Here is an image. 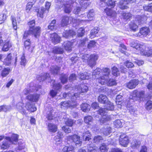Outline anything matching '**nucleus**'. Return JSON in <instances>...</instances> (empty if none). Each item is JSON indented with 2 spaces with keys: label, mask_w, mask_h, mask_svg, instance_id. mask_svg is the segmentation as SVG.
Masks as SVG:
<instances>
[{
  "label": "nucleus",
  "mask_w": 152,
  "mask_h": 152,
  "mask_svg": "<svg viewBox=\"0 0 152 152\" xmlns=\"http://www.w3.org/2000/svg\"><path fill=\"white\" fill-rule=\"evenodd\" d=\"M23 104L21 103H18L17 105V107L23 114H25L26 111L22 107Z\"/></svg>",
  "instance_id": "49530a36"
},
{
  "label": "nucleus",
  "mask_w": 152,
  "mask_h": 152,
  "mask_svg": "<svg viewBox=\"0 0 152 152\" xmlns=\"http://www.w3.org/2000/svg\"><path fill=\"white\" fill-rule=\"evenodd\" d=\"M72 43L69 41H66L64 42L63 47L64 49L68 51H70L72 49Z\"/></svg>",
  "instance_id": "2f4dec72"
},
{
  "label": "nucleus",
  "mask_w": 152,
  "mask_h": 152,
  "mask_svg": "<svg viewBox=\"0 0 152 152\" xmlns=\"http://www.w3.org/2000/svg\"><path fill=\"white\" fill-rule=\"evenodd\" d=\"M61 82L63 84L66 83L68 80V76L66 74L62 75L60 77Z\"/></svg>",
  "instance_id": "6e6d98bb"
},
{
  "label": "nucleus",
  "mask_w": 152,
  "mask_h": 152,
  "mask_svg": "<svg viewBox=\"0 0 152 152\" xmlns=\"http://www.w3.org/2000/svg\"><path fill=\"white\" fill-rule=\"evenodd\" d=\"M74 123L75 122L73 120L69 118L65 122L66 125L70 126H72Z\"/></svg>",
  "instance_id": "e2e57ef3"
},
{
  "label": "nucleus",
  "mask_w": 152,
  "mask_h": 152,
  "mask_svg": "<svg viewBox=\"0 0 152 152\" xmlns=\"http://www.w3.org/2000/svg\"><path fill=\"white\" fill-rule=\"evenodd\" d=\"M115 0H109L108 1L106 2L107 5L108 6L107 8H112L114 7L115 5Z\"/></svg>",
  "instance_id": "3c124183"
},
{
  "label": "nucleus",
  "mask_w": 152,
  "mask_h": 152,
  "mask_svg": "<svg viewBox=\"0 0 152 152\" xmlns=\"http://www.w3.org/2000/svg\"><path fill=\"white\" fill-rule=\"evenodd\" d=\"M102 72L103 75L102 76L104 77V78H109L110 73V69L108 68H103L102 70Z\"/></svg>",
  "instance_id": "cd10ccee"
},
{
  "label": "nucleus",
  "mask_w": 152,
  "mask_h": 152,
  "mask_svg": "<svg viewBox=\"0 0 152 152\" xmlns=\"http://www.w3.org/2000/svg\"><path fill=\"white\" fill-rule=\"evenodd\" d=\"M103 140V138L102 136L97 135L95 136L93 139V142L94 143H98L101 142V141Z\"/></svg>",
  "instance_id": "8fccbe9b"
},
{
  "label": "nucleus",
  "mask_w": 152,
  "mask_h": 152,
  "mask_svg": "<svg viewBox=\"0 0 152 152\" xmlns=\"http://www.w3.org/2000/svg\"><path fill=\"white\" fill-rule=\"evenodd\" d=\"M98 112L100 115H106V113L107 112L105 108H101L99 109Z\"/></svg>",
  "instance_id": "0e129e2a"
},
{
  "label": "nucleus",
  "mask_w": 152,
  "mask_h": 152,
  "mask_svg": "<svg viewBox=\"0 0 152 152\" xmlns=\"http://www.w3.org/2000/svg\"><path fill=\"white\" fill-rule=\"evenodd\" d=\"M119 50V51L122 53H124L125 55H128V53L125 51L126 50V47L123 44H120Z\"/></svg>",
  "instance_id": "ea45409f"
},
{
  "label": "nucleus",
  "mask_w": 152,
  "mask_h": 152,
  "mask_svg": "<svg viewBox=\"0 0 152 152\" xmlns=\"http://www.w3.org/2000/svg\"><path fill=\"white\" fill-rule=\"evenodd\" d=\"M81 108L83 111L87 112L90 110L91 107L88 104L83 103L81 105Z\"/></svg>",
  "instance_id": "e433bc0d"
},
{
  "label": "nucleus",
  "mask_w": 152,
  "mask_h": 152,
  "mask_svg": "<svg viewBox=\"0 0 152 152\" xmlns=\"http://www.w3.org/2000/svg\"><path fill=\"white\" fill-rule=\"evenodd\" d=\"M134 96H136L140 98H143L145 96L144 91H134L133 94Z\"/></svg>",
  "instance_id": "473e14b6"
},
{
  "label": "nucleus",
  "mask_w": 152,
  "mask_h": 152,
  "mask_svg": "<svg viewBox=\"0 0 152 152\" xmlns=\"http://www.w3.org/2000/svg\"><path fill=\"white\" fill-rule=\"evenodd\" d=\"M57 126L52 123H49L48 125V129L51 132L55 133L57 131Z\"/></svg>",
  "instance_id": "c85d7f7f"
},
{
  "label": "nucleus",
  "mask_w": 152,
  "mask_h": 152,
  "mask_svg": "<svg viewBox=\"0 0 152 152\" xmlns=\"http://www.w3.org/2000/svg\"><path fill=\"white\" fill-rule=\"evenodd\" d=\"M75 91L77 92V93L79 94H80L86 93L88 90V87L84 84L82 83L75 86Z\"/></svg>",
  "instance_id": "0eeeda50"
},
{
  "label": "nucleus",
  "mask_w": 152,
  "mask_h": 152,
  "mask_svg": "<svg viewBox=\"0 0 152 152\" xmlns=\"http://www.w3.org/2000/svg\"><path fill=\"white\" fill-rule=\"evenodd\" d=\"M104 12L107 16L112 17H115L116 13L115 11H113L110 8H107L104 10Z\"/></svg>",
  "instance_id": "b1692460"
},
{
  "label": "nucleus",
  "mask_w": 152,
  "mask_h": 152,
  "mask_svg": "<svg viewBox=\"0 0 152 152\" xmlns=\"http://www.w3.org/2000/svg\"><path fill=\"white\" fill-rule=\"evenodd\" d=\"M51 6V3L48 2H47L46 3L45 5V8L44 7H41L40 12H38L37 16H39L41 18H43L44 17V15L45 13H48L49 11V10Z\"/></svg>",
  "instance_id": "1a4fd4ad"
},
{
  "label": "nucleus",
  "mask_w": 152,
  "mask_h": 152,
  "mask_svg": "<svg viewBox=\"0 0 152 152\" xmlns=\"http://www.w3.org/2000/svg\"><path fill=\"white\" fill-rule=\"evenodd\" d=\"M85 29L83 28H80L77 31V36L78 37L83 36L85 34Z\"/></svg>",
  "instance_id": "09e8293b"
},
{
  "label": "nucleus",
  "mask_w": 152,
  "mask_h": 152,
  "mask_svg": "<svg viewBox=\"0 0 152 152\" xmlns=\"http://www.w3.org/2000/svg\"><path fill=\"white\" fill-rule=\"evenodd\" d=\"M4 13H0V24L4 23L7 19V11L6 10H4Z\"/></svg>",
  "instance_id": "c9c22d12"
},
{
  "label": "nucleus",
  "mask_w": 152,
  "mask_h": 152,
  "mask_svg": "<svg viewBox=\"0 0 152 152\" xmlns=\"http://www.w3.org/2000/svg\"><path fill=\"white\" fill-rule=\"evenodd\" d=\"M114 126L116 128L121 127L122 126V123L120 120L118 119L114 122Z\"/></svg>",
  "instance_id": "5fc2aeb1"
},
{
  "label": "nucleus",
  "mask_w": 152,
  "mask_h": 152,
  "mask_svg": "<svg viewBox=\"0 0 152 152\" xmlns=\"http://www.w3.org/2000/svg\"><path fill=\"white\" fill-rule=\"evenodd\" d=\"M150 32L149 29L147 27L142 28L140 30L139 32L136 34L137 37H140L141 36L145 37L147 36Z\"/></svg>",
  "instance_id": "4468645a"
},
{
  "label": "nucleus",
  "mask_w": 152,
  "mask_h": 152,
  "mask_svg": "<svg viewBox=\"0 0 152 152\" xmlns=\"http://www.w3.org/2000/svg\"><path fill=\"white\" fill-rule=\"evenodd\" d=\"M98 100L99 102L101 103L105 104L108 102V100L105 95L103 94L100 95L98 97Z\"/></svg>",
  "instance_id": "7c9ffc66"
},
{
  "label": "nucleus",
  "mask_w": 152,
  "mask_h": 152,
  "mask_svg": "<svg viewBox=\"0 0 152 152\" xmlns=\"http://www.w3.org/2000/svg\"><path fill=\"white\" fill-rule=\"evenodd\" d=\"M32 84H31L29 88H25L23 91V93L25 95L28 94H30V93L32 92H36L39 90L41 88L40 86H31Z\"/></svg>",
  "instance_id": "6e6552de"
},
{
  "label": "nucleus",
  "mask_w": 152,
  "mask_h": 152,
  "mask_svg": "<svg viewBox=\"0 0 152 152\" xmlns=\"http://www.w3.org/2000/svg\"><path fill=\"white\" fill-rule=\"evenodd\" d=\"M39 94H30L27 96V98L29 101L33 102H37L39 99Z\"/></svg>",
  "instance_id": "6ab92c4d"
},
{
  "label": "nucleus",
  "mask_w": 152,
  "mask_h": 152,
  "mask_svg": "<svg viewBox=\"0 0 152 152\" xmlns=\"http://www.w3.org/2000/svg\"><path fill=\"white\" fill-rule=\"evenodd\" d=\"M130 45L137 50L140 51L142 55L152 56V49H150L148 52H146L145 50V46L143 43H139L137 41H133L130 43Z\"/></svg>",
  "instance_id": "f257e3e1"
},
{
  "label": "nucleus",
  "mask_w": 152,
  "mask_h": 152,
  "mask_svg": "<svg viewBox=\"0 0 152 152\" xmlns=\"http://www.w3.org/2000/svg\"><path fill=\"white\" fill-rule=\"evenodd\" d=\"M69 21L70 23H73V26L75 27L79 24L80 20L79 19H75L72 17H68L65 16L63 17L61 21V26L64 27L67 26L69 24Z\"/></svg>",
  "instance_id": "39448f33"
},
{
  "label": "nucleus",
  "mask_w": 152,
  "mask_h": 152,
  "mask_svg": "<svg viewBox=\"0 0 152 152\" xmlns=\"http://www.w3.org/2000/svg\"><path fill=\"white\" fill-rule=\"evenodd\" d=\"M63 52V49L59 47H55L53 50V52L54 54H61Z\"/></svg>",
  "instance_id": "864d4df0"
},
{
  "label": "nucleus",
  "mask_w": 152,
  "mask_h": 152,
  "mask_svg": "<svg viewBox=\"0 0 152 152\" xmlns=\"http://www.w3.org/2000/svg\"><path fill=\"white\" fill-rule=\"evenodd\" d=\"M96 149H97V147L93 144L89 145L88 146V152H92L93 151H94L93 152H95V151H96Z\"/></svg>",
  "instance_id": "de8ad7c7"
},
{
  "label": "nucleus",
  "mask_w": 152,
  "mask_h": 152,
  "mask_svg": "<svg viewBox=\"0 0 152 152\" xmlns=\"http://www.w3.org/2000/svg\"><path fill=\"white\" fill-rule=\"evenodd\" d=\"M129 111L130 113L135 116L137 115V110L136 109L134 108V107L131 106L129 109Z\"/></svg>",
  "instance_id": "052dcab7"
},
{
  "label": "nucleus",
  "mask_w": 152,
  "mask_h": 152,
  "mask_svg": "<svg viewBox=\"0 0 152 152\" xmlns=\"http://www.w3.org/2000/svg\"><path fill=\"white\" fill-rule=\"evenodd\" d=\"M63 134L61 132H58L54 138V140L56 141V144L57 145H60L62 142V138L63 137Z\"/></svg>",
  "instance_id": "a211bd4d"
},
{
  "label": "nucleus",
  "mask_w": 152,
  "mask_h": 152,
  "mask_svg": "<svg viewBox=\"0 0 152 152\" xmlns=\"http://www.w3.org/2000/svg\"><path fill=\"white\" fill-rule=\"evenodd\" d=\"M144 10L152 12V3L147 6H143Z\"/></svg>",
  "instance_id": "680f3d73"
},
{
  "label": "nucleus",
  "mask_w": 152,
  "mask_h": 152,
  "mask_svg": "<svg viewBox=\"0 0 152 152\" xmlns=\"http://www.w3.org/2000/svg\"><path fill=\"white\" fill-rule=\"evenodd\" d=\"M120 71L118 68L115 66H113L112 69V74L114 76H117L120 75Z\"/></svg>",
  "instance_id": "c03bdc74"
},
{
  "label": "nucleus",
  "mask_w": 152,
  "mask_h": 152,
  "mask_svg": "<svg viewBox=\"0 0 152 152\" xmlns=\"http://www.w3.org/2000/svg\"><path fill=\"white\" fill-rule=\"evenodd\" d=\"M91 74L87 72H80L78 75V77L81 80L88 79L91 76Z\"/></svg>",
  "instance_id": "bb28decb"
},
{
  "label": "nucleus",
  "mask_w": 152,
  "mask_h": 152,
  "mask_svg": "<svg viewBox=\"0 0 152 152\" xmlns=\"http://www.w3.org/2000/svg\"><path fill=\"white\" fill-rule=\"evenodd\" d=\"M12 45L11 42L10 40L7 39L4 42L2 50L3 51H8L9 49L12 47Z\"/></svg>",
  "instance_id": "a878e982"
},
{
  "label": "nucleus",
  "mask_w": 152,
  "mask_h": 152,
  "mask_svg": "<svg viewBox=\"0 0 152 152\" xmlns=\"http://www.w3.org/2000/svg\"><path fill=\"white\" fill-rule=\"evenodd\" d=\"M56 20H52L50 25L48 26V29L53 30L55 26Z\"/></svg>",
  "instance_id": "13d9d810"
},
{
  "label": "nucleus",
  "mask_w": 152,
  "mask_h": 152,
  "mask_svg": "<svg viewBox=\"0 0 152 152\" xmlns=\"http://www.w3.org/2000/svg\"><path fill=\"white\" fill-rule=\"evenodd\" d=\"M137 80L133 79L131 80L126 84L127 88L130 89L134 88L138 84L139 82Z\"/></svg>",
  "instance_id": "dca6fc26"
},
{
  "label": "nucleus",
  "mask_w": 152,
  "mask_h": 152,
  "mask_svg": "<svg viewBox=\"0 0 152 152\" xmlns=\"http://www.w3.org/2000/svg\"><path fill=\"white\" fill-rule=\"evenodd\" d=\"M95 14L94 11L93 9H91L90 10L88 14L87 15V17L89 19V20H80V22L81 21H85V22H88L89 21H91L93 19V17L94 15Z\"/></svg>",
  "instance_id": "4be33fe9"
},
{
  "label": "nucleus",
  "mask_w": 152,
  "mask_h": 152,
  "mask_svg": "<svg viewBox=\"0 0 152 152\" xmlns=\"http://www.w3.org/2000/svg\"><path fill=\"white\" fill-rule=\"evenodd\" d=\"M98 56L97 55L91 54L87 61L88 65L92 68L96 64V61L98 60Z\"/></svg>",
  "instance_id": "9d476101"
},
{
  "label": "nucleus",
  "mask_w": 152,
  "mask_h": 152,
  "mask_svg": "<svg viewBox=\"0 0 152 152\" xmlns=\"http://www.w3.org/2000/svg\"><path fill=\"white\" fill-rule=\"evenodd\" d=\"M119 141L122 146L126 147L129 142L128 137L125 134H121L120 136Z\"/></svg>",
  "instance_id": "9b49d317"
},
{
  "label": "nucleus",
  "mask_w": 152,
  "mask_h": 152,
  "mask_svg": "<svg viewBox=\"0 0 152 152\" xmlns=\"http://www.w3.org/2000/svg\"><path fill=\"white\" fill-rule=\"evenodd\" d=\"M11 20L12 21L13 28L14 30H16L17 29L16 19L15 17L11 16Z\"/></svg>",
  "instance_id": "603ef678"
},
{
  "label": "nucleus",
  "mask_w": 152,
  "mask_h": 152,
  "mask_svg": "<svg viewBox=\"0 0 152 152\" xmlns=\"http://www.w3.org/2000/svg\"><path fill=\"white\" fill-rule=\"evenodd\" d=\"M75 96H72L71 98V101H69V102L67 101H64L61 102L60 106L63 109H66L69 107H75L77 105L76 100L77 99V96H78V95L77 94H74Z\"/></svg>",
  "instance_id": "20e7f679"
},
{
  "label": "nucleus",
  "mask_w": 152,
  "mask_h": 152,
  "mask_svg": "<svg viewBox=\"0 0 152 152\" xmlns=\"http://www.w3.org/2000/svg\"><path fill=\"white\" fill-rule=\"evenodd\" d=\"M25 107L27 110L31 112H34L37 110L35 104L31 102L26 103Z\"/></svg>",
  "instance_id": "aec40b11"
},
{
  "label": "nucleus",
  "mask_w": 152,
  "mask_h": 152,
  "mask_svg": "<svg viewBox=\"0 0 152 152\" xmlns=\"http://www.w3.org/2000/svg\"><path fill=\"white\" fill-rule=\"evenodd\" d=\"M136 0H121L119 2V7L121 9H126L128 8L127 4L134 2Z\"/></svg>",
  "instance_id": "ddd939ff"
},
{
  "label": "nucleus",
  "mask_w": 152,
  "mask_h": 152,
  "mask_svg": "<svg viewBox=\"0 0 152 152\" xmlns=\"http://www.w3.org/2000/svg\"><path fill=\"white\" fill-rule=\"evenodd\" d=\"M103 133L105 136H108L111 132V128L109 126H107L103 129Z\"/></svg>",
  "instance_id": "58836bf2"
},
{
  "label": "nucleus",
  "mask_w": 152,
  "mask_h": 152,
  "mask_svg": "<svg viewBox=\"0 0 152 152\" xmlns=\"http://www.w3.org/2000/svg\"><path fill=\"white\" fill-rule=\"evenodd\" d=\"M145 108L148 110H150L152 109V101H148L146 103Z\"/></svg>",
  "instance_id": "bf43d9fd"
},
{
  "label": "nucleus",
  "mask_w": 152,
  "mask_h": 152,
  "mask_svg": "<svg viewBox=\"0 0 152 152\" xmlns=\"http://www.w3.org/2000/svg\"><path fill=\"white\" fill-rule=\"evenodd\" d=\"M141 144L140 142L134 139L131 143V147L133 149H137L138 148Z\"/></svg>",
  "instance_id": "c756f323"
},
{
  "label": "nucleus",
  "mask_w": 152,
  "mask_h": 152,
  "mask_svg": "<svg viewBox=\"0 0 152 152\" xmlns=\"http://www.w3.org/2000/svg\"><path fill=\"white\" fill-rule=\"evenodd\" d=\"M50 39L52 42L56 44L60 42L61 38L56 33H54L50 34Z\"/></svg>",
  "instance_id": "f3484780"
},
{
  "label": "nucleus",
  "mask_w": 152,
  "mask_h": 152,
  "mask_svg": "<svg viewBox=\"0 0 152 152\" xmlns=\"http://www.w3.org/2000/svg\"><path fill=\"white\" fill-rule=\"evenodd\" d=\"M84 119L85 123L88 124H91L93 118L91 116L88 115L84 117Z\"/></svg>",
  "instance_id": "a18cd8bd"
},
{
  "label": "nucleus",
  "mask_w": 152,
  "mask_h": 152,
  "mask_svg": "<svg viewBox=\"0 0 152 152\" xmlns=\"http://www.w3.org/2000/svg\"><path fill=\"white\" fill-rule=\"evenodd\" d=\"M66 4L64 3L63 4L65 7L64 11L67 13H70L72 10V4L74 3L73 1L70 0L66 2Z\"/></svg>",
  "instance_id": "2eb2a0df"
},
{
  "label": "nucleus",
  "mask_w": 152,
  "mask_h": 152,
  "mask_svg": "<svg viewBox=\"0 0 152 152\" xmlns=\"http://www.w3.org/2000/svg\"><path fill=\"white\" fill-rule=\"evenodd\" d=\"M18 135L16 134H12L11 137H6L5 140L3 141L1 146V149H5L8 148L12 144H16L18 141Z\"/></svg>",
  "instance_id": "7ed1b4c3"
},
{
  "label": "nucleus",
  "mask_w": 152,
  "mask_h": 152,
  "mask_svg": "<svg viewBox=\"0 0 152 152\" xmlns=\"http://www.w3.org/2000/svg\"><path fill=\"white\" fill-rule=\"evenodd\" d=\"M147 20V18L145 15L142 16L137 15L134 20L132 21L129 24L130 29L135 31L138 28V26L143 23Z\"/></svg>",
  "instance_id": "f03ea898"
},
{
  "label": "nucleus",
  "mask_w": 152,
  "mask_h": 152,
  "mask_svg": "<svg viewBox=\"0 0 152 152\" xmlns=\"http://www.w3.org/2000/svg\"><path fill=\"white\" fill-rule=\"evenodd\" d=\"M28 24L29 26V29L34 28L35 25V21L34 20H32L30 21L28 23Z\"/></svg>",
  "instance_id": "774afa93"
},
{
  "label": "nucleus",
  "mask_w": 152,
  "mask_h": 152,
  "mask_svg": "<svg viewBox=\"0 0 152 152\" xmlns=\"http://www.w3.org/2000/svg\"><path fill=\"white\" fill-rule=\"evenodd\" d=\"M87 41L88 38L87 37H85L81 39L79 43V45L81 46H84Z\"/></svg>",
  "instance_id": "69168bd1"
},
{
  "label": "nucleus",
  "mask_w": 152,
  "mask_h": 152,
  "mask_svg": "<svg viewBox=\"0 0 152 152\" xmlns=\"http://www.w3.org/2000/svg\"><path fill=\"white\" fill-rule=\"evenodd\" d=\"M63 152H69L70 151H74V148L72 146H64L62 149Z\"/></svg>",
  "instance_id": "79ce46f5"
},
{
  "label": "nucleus",
  "mask_w": 152,
  "mask_h": 152,
  "mask_svg": "<svg viewBox=\"0 0 152 152\" xmlns=\"http://www.w3.org/2000/svg\"><path fill=\"white\" fill-rule=\"evenodd\" d=\"M72 142H74L77 145H79L82 143V142L80 141V137L76 134L73 135Z\"/></svg>",
  "instance_id": "f704fd0d"
},
{
  "label": "nucleus",
  "mask_w": 152,
  "mask_h": 152,
  "mask_svg": "<svg viewBox=\"0 0 152 152\" xmlns=\"http://www.w3.org/2000/svg\"><path fill=\"white\" fill-rule=\"evenodd\" d=\"M60 67L56 66H52L50 67V71L51 73L54 75H57L59 72Z\"/></svg>",
  "instance_id": "393cba45"
},
{
  "label": "nucleus",
  "mask_w": 152,
  "mask_h": 152,
  "mask_svg": "<svg viewBox=\"0 0 152 152\" xmlns=\"http://www.w3.org/2000/svg\"><path fill=\"white\" fill-rule=\"evenodd\" d=\"M107 103V106L105 108L106 110L107 111L108 110H114V107L113 103L108 101Z\"/></svg>",
  "instance_id": "a19ab883"
},
{
  "label": "nucleus",
  "mask_w": 152,
  "mask_h": 152,
  "mask_svg": "<svg viewBox=\"0 0 152 152\" xmlns=\"http://www.w3.org/2000/svg\"><path fill=\"white\" fill-rule=\"evenodd\" d=\"M77 94L78 95V96H77V98L79 97V94L77 93H75L74 94H72L70 93H63L62 94V98L66 99H68L70 98L71 99V97L73 96H74L75 94Z\"/></svg>",
  "instance_id": "4c0bfd02"
},
{
  "label": "nucleus",
  "mask_w": 152,
  "mask_h": 152,
  "mask_svg": "<svg viewBox=\"0 0 152 152\" xmlns=\"http://www.w3.org/2000/svg\"><path fill=\"white\" fill-rule=\"evenodd\" d=\"M75 35V32L72 30H66L62 34L63 37L66 38L73 37Z\"/></svg>",
  "instance_id": "412c9836"
},
{
  "label": "nucleus",
  "mask_w": 152,
  "mask_h": 152,
  "mask_svg": "<svg viewBox=\"0 0 152 152\" xmlns=\"http://www.w3.org/2000/svg\"><path fill=\"white\" fill-rule=\"evenodd\" d=\"M99 30V28L98 27H95L92 29L90 34V37L92 39L96 36V35L98 33Z\"/></svg>",
  "instance_id": "72a5a7b5"
},
{
  "label": "nucleus",
  "mask_w": 152,
  "mask_h": 152,
  "mask_svg": "<svg viewBox=\"0 0 152 152\" xmlns=\"http://www.w3.org/2000/svg\"><path fill=\"white\" fill-rule=\"evenodd\" d=\"M62 86L61 85L60 83H58L53 85V88L56 90L59 91H60L61 89Z\"/></svg>",
  "instance_id": "338daca9"
},
{
  "label": "nucleus",
  "mask_w": 152,
  "mask_h": 152,
  "mask_svg": "<svg viewBox=\"0 0 152 152\" xmlns=\"http://www.w3.org/2000/svg\"><path fill=\"white\" fill-rule=\"evenodd\" d=\"M50 77V75L49 73H42L41 75H38L37 77V78L40 82L43 81L49 78Z\"/></svg>",
  "instance_id": "5701e85b"
},
{
  "label": "nucleus",
  "mask_w": 152,
  "mask_h": 152,
  "mask_svg": "<svg viewBox=\"0 0 152 152\" xmlns=\"http://www.w3.org/2000/svg\"><path fill=\"white\" fill-rule=\"evenodd\" d=\"M10 71V69L9 67L4 68L2 71L1 76L3 77H6L9 73Z\"/></svg>",
  "instance_id": "37998d69"
},
{
  "label": "nucleus",
  "mask_w": 152,
  "mask_h": 152,
  "mask_svg": "<svg viewBox=\"0 0 152 152\" xmlns=\"http://www.w3.org/2000/svg\"><path fill=\"white\" fill-rule=\"evenodd\" d=\"M132 15L129 13L123 12L122 16L124 20H128L131 17Z\"/></svg>",
  "instance_id": "4d7b16f0"
},
{
  "label": "nucleus",
  "mask_w": 152,
  "mask_h": 152,
  "mask_svg": "<svg viewBox=\"0 0 152 152\" xmlns=\"http://www.w3.org/2000/svg\"><path fill=\"white\" fill-rule=\"evenodd\" d=\"M98 82L102 85H107L109 86H112L116 84L115 80L113 79L104 78V77L101 76L98 79Z\"/></svg>",
  "instance_id": "423d86ee"
},
{
  "label": "nucleus",
  "mask_w": 152,
  "mask_h": 152,
  "mask_svg": "<svg viewBox=\"0 0 152 152\" xmlns=\"http://www.w3.org/2000/svg\"><path fill=\"white\" fill-rule=\"evenodd\" d=\"M41 28L37 26L34 28L29 29V32L31 35L34 36L36 38H38L40 34Z\"/></svg>",
  "instance_id": "f8f14e48"
}]
</instances>
